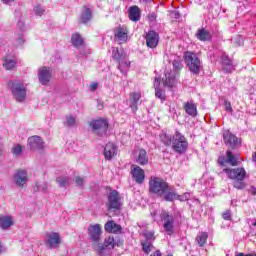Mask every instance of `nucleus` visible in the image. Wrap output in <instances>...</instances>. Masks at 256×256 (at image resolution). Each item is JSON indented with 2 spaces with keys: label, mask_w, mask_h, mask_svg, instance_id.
Wrapping results in <instances>:
<instances>
[{
  "label": "nucleus",
  "mask_w": 256,
  "mask_h": 256,
  "mask_svg": "<svg viewBox=\"0 0 256 256\" xmlns=\"http://www.w3.org/2000/svg\"><path fill=\"white\" fill-rule=\"evenodd\" d=\"M149 193L157 195L163 201L173 202L175 197V188L169 185L165 179L160 177H151L149 179Z\"/></svg>",
  "instance_id": "nucleus-1"
},
{
  "label": "nucleus",
  "mask_w": 256,
  "mask_h": 256,
  "mask_svg": "<svg viewBox=\"0 0 256 256\" xmlns=\"http://www.w3.org/2000/svg\"><path fill=\"white\" fill-rule=\"evenodd\" d=\"M222 173H226L227 177L233 180V187L235 189L243 191L247 187V183H245L247 171H245V168H224Z\"/></svg>",
  "instance_id": "nucleus-2"
},
{
  "label": "nucleus",
  "mask_w": 256,
  "mask_h": 256,
  "mask_svg": "<svg viewBox=\"0 0 256 256\" xmlns=\"http://www.w3.org/2000/svg\"><path fill=\"white\" fill-rule=\"evenodd\" d=\"M88 127L91 133L98 137H107V131H109V120L106 118L92 119L88 122Z\"/></svg>",
  "instance_id": "nucleus-3"
},
{
  "label": "nucleus",
  "mask_w": 256,
  "mask_h": 256,
  "mask_svg": "<svg viewBox=\"0 0 256 256\" xmlns=\"http://www.w3.org/2000/svg\"><path fill=\"white\" fill-rule=\"evenodd\" d=\"M112 59L118 63V69L122 75H127V71L131 67V62L127 58V54L123 49L113 48L112 50Z\"/></svg>",
  "instance_id": "nucleus-4"
},
{
  "label": "nucleus",
  "mask_w": 256,
  "mask_h": 256,
  "mask_svg": "<svg viewBox=\"0 0 256 256\" xmlns=\"http://www.w3.org/2000/svg\"><path fill=\"white\" fill-rule=\"evenodd\" d=\"M8 87L11 91L13 99L17 103H23L27 99V88L25 85L17 80L11 81L8 83Z\"/></svg>",
  "instance_id": "nucleus-5"
},
{
  "label": "nucleus",
  "mask_w": 256,
  "mask_h": 256,
  "mask_svg": "<svg viewBox=\"0 0 256 256\" xmlns=\"http://www.w3.org/2000/svg\"><path fill=\"white\" fill-rule=\"evenodd\" d=\"M184 59L190 73H192V75H195L196 77L199 76V73H201V69H203V66L201 65V60L199 59L197 54L193 52H185Z\"/></svg>",
  "instance_id": "nucleus-6"
},
{
  "label": "nucleus",
  "mask_w": 256,
  "mask_h": 256,
  "mask_svg": "<svg viewBox=\"0 0 256 256\" xmlns=\"http://www.w3.org/2000/svg\"><path fill=\"white\" fill-rule=\"evenodd\" d=\"M188 147L189 142H187V138H185L179 131H176L172 138L173 151L179 153V155H183L184 153H187Z\"/></svg>",
  "instance_id": "nucleus-7"
},
{
  "label": "nucleus",
  "mask_w": 256,
  "mask_h": 256,
  "mask_svg": "<svg viewBox=\"0 0 256 256\" xmlns=\"http://www.w3.org/2000/svg\"><path fill=\"white\" fill-rule=\"evenodd\" d=\"M160 219L163 221V229L167 235H173L175 233V216L167 211H162Z\"/></svg>",
  "instance_id": "nucleus-8"
},
{
  "label": "nucleus",
  "mask_w": 256,
  "mask_h": 256,
  "mask_svg": "<svg viewBox=\"0 0 256 256\" xmlns=\"http://www.w3.org/2000/svg\"><path fill=\"white\" fill-rule=\"evenodd\" d=\"M106 207L108 211H119L121 209V195L117 190H111L107 195Z\"/></svg>",
  "instance_id": "nucleus-9"
},
{
  "label": "nucleus",
  "mask_w": 256,
  "mask_h": 256,
  "mask_svg": "<svg viewBox=\"0 0 256 256\" xmlns=\"http://www.w3.org/2000/svg\"><path fill=\"white\" fill-rule=\"evenodd\" d=\"M113 249H115V238L113 237L106 238L103 244H98L95 247L99 256H111Z\"/></svg>",
  "instance_id": "nucleus-10"
},
{
  "label": "nucleus",
  "mask_w": 256,
  "mask_h": 256,
  "mask_svg": "<svg viewBox=\"0 0 256 256\" xmlns=\"http://www.w3.org/2000/svg\"><path fill=\"white\" fill-rule=\"evenodd\" d=\"M223 141L229 149H239V147H241V141H239V138L230 131L223 133Z\"/></svg>",
  "instance_id": "nucleus-11"
},
{
  "label": "nucleus",
  "mask_w": 256,
  "mask_h": 256,
  "mask_svg": "<svg viewBox=\"0 0 256 256\" xmlns=\"http://www.w3.org/2000/svg\"><path fill=\"white\" fill-rule=\"evenodd\" d=\"M88 238L92 243H99L101 241V225L94 224L88 226Z\"/></svg>",
  "instance_id": "nucleus-12"
},
{
  "label": "nucleus",
  "mask_w": 256,
  "mask_h": 256,
  "mask_svg": "<svg viewBox=\"0 0 256 256\" xmlns=\"http://www.w3.org/2000/svg\"><path fill=\"white\" fill-rule=\"evenodd\" d=\"M27 145L31 151H41L45 149V142L41 136H31L28 138Z\"/></svg>",
  "instance_id": "nucleus-13"
},
{
  "label": "nucleus",
  "mask_w": 256,
  "mask_h": 256,
  "mask_svg": "<svg viewBox=\"0 0 256 256\" xmlns=\"http://www.w3.org/2000/svg\"><path fill=\"white\" fill-rule=\"evenodd\" d=\"M52 75L53 72L51 71V68H47L46 66L40 68L38 70L39 83L44 86L49 85Z\"/></svg>",
  "instance_id": "nucleus-14"
},
{
  "label": "nucleus",
  "mask_w": 256,
  "mask_h": 256,
  "mask_svg": "<svg viewBox=\"0 0 256 256\" xmlns=\"http://www.w3.org/2000/svg\"><path fill=\"white\" fill-rule=\"evenodd\" d=\"M145 40L147 47L155 49L159 45V33L155 30H150L146 33Z\"/></svg>",
  "instance_id": "nucleus-15"
},
{
  "label": "nucleus",
  "mask_w": 256,
  "mask_h": 256,
  "mask_svg": "<svg viewBox=\"0 0 256 256\" xmlns=\"http://www.w3.org/2000/svg\"><path fill=\"white\" fill-rule=\"evenodd\" d=\"M46 246L49 249H57L61 243V236L57 232L47 233L46 234Z\"/></svg>",
  "instance_id": "nucleus-16"
},
{
  "label": "nucleus",
  "mask_w": 256,
  "mask_h": 256,
  "mask_svg": "<svg viewBox=\"0 0 256 256\" xmlns=\"http://www.w3.org/2000/svg\"><path fill=\"white\" fill-rule=\"evenodd\" d=\"M131 173L138 185L143 184V181H145V171L141 167L132 165Z\"/></svg>",
  "instance_id": "nucleus-17"
},
{
  "label": "nucleus",
  "mask_w": 256,
  "mask_h": 256,
  "mask_svg": "<svg viewBox=\"0 0 256 256\" xmlns=\"http://www.w3.org/2000/svg\"><path fill=\"white\" fill-rule=\"evenodd\" d=\"M103 153L106 161H111L117 155V146L109 142L105 145Z\"/></svg>",
  "instance_id": "nucleus-18"
},
{
  "label": "nucleus",
  "mask_w": 256,
  "mask_h": 256,
  "mask_svg": "<svg viewBox=\"0 0 256 256\" xmlns=\"http://www.w3.org/2000/svg\"><path fill=\"white\" fill-rule=\"evenodd\" d=\"M221 60L222 71H224V73H233V71H235L236 65L233 64V60L229 59V56L223 55Z\"/></svg>",
  "instance_id": "nucleus-19"
},
{
  "label": "nucleus",
  "mask_w": 256,
  "mask_h": 256,
  "mask_svg": "<svg viewBox=\"0 0 256 256\" xmlns=\"http://www.w3.org/2000/svg\"><path fill=\"white\" fill-rule=\"evenodd\" d=\"M27 180H28L27 170H18L14 174V181L18 187H23V185H25V183H27Z\"/></svg>",
  "instance_id": "nucleus-20"
},
{
  "label": "nucleus",
  "mask_w": 256,
  "mask_h": 256,
  "mask_svg": "<svg viewBox=\"0 0 256 256\" xmlns=\"http://www.w3.org/2000/svg\"><path fill=\"white\" fill-rule=\"evenodd\" d=\"M104 229L106 231V233H122L123 228L121 227V225L115 223V221L113 220H109L107 221V223L104 225Z\"/></svg>",
  "instance_id": "nucleus-21"
},
{
  "label": "nucleus",
  "mask_w": 256,
  "mask_h": 256,
  "mask_svg": "<svg viewBox=\"0 0 256 256\" xmlns=\"http://www.w3.org/2000/svg\"><path fill=\"white\" fill-rule=\"evenodd\" d=\"M91 19H93V10H91V8L87 6H83V9L80 15V23H82L83 25H87V23H89Z\"/></svg>",
  "instance_id": "nucleus-22"
},
{
  "label": "nucleus",
  "mask_w": 256,
  "mask_h": 256,
  "mask_svg": "<svg viewBox=\"0 0 256 256\" xmlns=\"http://www.w3.org/2000/svg\"><path fill=\"white\" fill-rule=\"evenodd\" d=\"M135 162L138 163V165H147V163H149V156L145 149L138 150L135 156Z\"/></svg>",
  "instance_id": "nucleus-23"
},
{
  "label": "nucleus",
  "mask_w": 256,
  "mask_h": 256,
  "mask_svg": "<svg viewBox=\"0 0 256 256\" xmlns=\"http://www.w3.org/2000/svg\"><path fill=\"white\" fill-rule=\"evenodd\" d=\"M128 17L130 21H134V23H137L141 19V9H139V6H132L128 10Z\"/></svg>",
  "instance_id": "nucleus-24"
},
{
  "label": "nucleus",
  "mask_w": 256,
  "mask_h": 256,
  "mask_svg": "<svg viewBox=\"0 0 256 256\" xmlns=\"http://www.w3.org/2000/svg\"><path fill=\"white\" fill-rule=\"evenodd\" d=\"M141 99V93L140 92H133L130 95V108L132 109L133 113H137V110L139 109L137 103H139V100Z\"/></svg>",
  "instance_id": "nucleus-25"
},
{
  "label": "nucleus",
  "mask_w": 256,
  "mask_h": 256,
  "mask_svg": "<svg viewBox=\"0 0 256 256\" xmlns=\"http://www.w3.org/2000/svg\"><path fill=\"white\" fill-rule=\"evenodd\" d=\"M196 37L199 41H211V32L205 28L198 29Z\"/></svg>",
  "instance_id": "nucleus-26"
},
{
  "label": "nucleus",
  "mask_w": 256,
  "mask_h": 256,
  "mask_svg": "<svg viewBox=\"0 0 256 256\" xmlns=\"http://www.w3.org/2000/svg\"><path fill=\"white\" fill-rule=\"evenodd\" d=\"M161 85V80L159 78L154 79V89H155V95L158 99H161V101H165V93L163 90H161L159 87Z\"/></svg>",
  "instance_id": "nucleus-27"
},
{
  "label": "nucleus",
  "mask_w": 256,
  "mask_h": 256,
  "mask_svg": "<svg viewBox=\"0 0 256 256\" xmlns=\"http://www.w3.org/2000/svg\"><path fill=\"white\" fill-rule=\"evenodd\" d=\"M184 111L190 117H197V106L193 102H186L184 104Z\"/></svg>",
  "instance_id": "nucleus-28"
},
{
  "label": "nucleus",
  "mask_w": 256,
  "mask_h": 256,
  "mask_svg": "<svg viewBox=\"0 0 256 256\" xmlns=\"http://www.w3.org/2000/svg\"><path fill=\"white\" fill-rule=\"evenodd\" d=\"M114 37L121 43H125L127 41V31H125V29H123V28H118L114 32Z\"/></svg>",
  "instance_id": "nucleus-29"
},
{
  "label": "nucleus",
  "mask_w": 256,
  "mask_h": 256,
  "mask_svg": "<svg viewBox=\"0 0 256 256\" xmlns=\"http://www.w3.org/2000/svg\"><path fill=\"white\" fill-rule=\"evenodd\" d=\"M11 225H13V219L11 218V216L0 217V229H9Z\"/></svg>",
  "instance_id": "nucleus-30"
},
{
  "label": "nucleus",
  "mask_w": 256,
  "mask_h": 256,
  "mask_svg": "<svg viewBox=\"0 0 256 256\" xmlns=\"http://www.w3.org/2000/svg\"><path fill=\"white\" fill-rule=\"evenodd\" d=\"M226 163H229L230 165H232V167H237V165H239V161L237 160V157H235V155H233V152L231 150H227L226 151Z\"/></svg>",
  "instance_id": "nucleus-31"
},
{
  "label": "nucleus",
  "mask_w": 256,
  "mask_h": 256,
  "mask_svg": "<svg viewBox=\"0 0 256 256\" xmlns=\"http://www.w3.org/2000/svg\"><path fill=\"white\" fill-rule=\"evenodd\" d=\"M16 65H17V61H15V59L9 56L5 57L3 67H5L7 71H11V69H15Z\"/></svg>",
  "instance_id": "nucleus-32"
},
{
  "label": "nucleus",
  "mask_w": 256,
  "mask_h": 256,
  "mask_svg": "<svg viewBox=\"0 0 256 256\" xmlns=\"http://www.w3.org/2000/svg\"><path fill=\"white\" fill-rule=\"evenodd\" d=\"M160 141L166 147H172V145H173V136L168 135L166 133H163V134L160 135Z\"/></svg>",
  "instance_id": "nucleus-33"
},
{
  "label": "nucleus",
  "mask_w": 256,
  "mask_h": 256,
  "mask_svg": "<svg viewBox=\"0 0 256 256\" xmlns=\"http://www.w3.org/2000/svg\"><path fill=\"white\" fill-rule=\"evenodd\" d=\"M207 239H209V234H207V232H201L196 237V241H197L199 247H205V243H207Z\"/></svg>",
  "instance_id": "nucleus-34"
},
{
  "label": "nucleus",
  "mask_w": 256,
  "mask_h": 256,
  "mask_svg": "<svg viewBox=\"0 0 256 256\" xmlns=\"http://www.w3.org/2000/svg\"><path fill=\"white\" fill-rule=\"evenodd\" d=\"M56 183H58L59 187H67V185L71 183V178L67 176H60L56 178Z\"/></svg>",
  "instance_id": "nucleus-35"
},
{
  "label": "nucleus",
  "mask_w": 256,
  "mask_h": 256,
  "mask_svg": "<svg viewBox=\"0 0 256 256\" xmlns=\"http://www.w3.org/2000/svg\"><path fill=\"white\" fill-rule=\"evenodd\" d=\"M71 43L74 47H81L83 45V38L79 34H73L71 37Z\"/></svg>",
  "instance_id": "nucleus-36"
},
{
  "label": "nucleus",
  "mask_w": 256,
  "mask_h": 256,
  "mask_svg": "<svg viewBox=\"0 0 256 256\" xmlns=\"http://www.w3.org/2000/svg\"><path fill=\"white\" fill-rule=\"evenodd\" d=\"M190 198L191 194L189 192L179 195L177 194V190H175V197L172 198V201H189Z\"/></svg>",
  "instance_id": "nucleus-37"
},
{
  "label": "nucleus",
  "mask_w": 256,
  "mask_h": 256,
  "mask_svg": "<svg viewBox=\"0 0 256 256\" xmlns=\"http://www.w3.org/2000/svg\"><path fill=\"white\" fill-rule=\"evenodd\" d=\"M141 245L142 251L145 253V255H149V253H151V251L154 249L153 242H142Z\"/></svg>",
  "instance_id": "nucleus-38"
},
{
  "label": "nucleus",
  "mask_w": 256,
  "mask_h": 256,
  "mask_svg": "<svg viewBox=\"0 0 256 256\" xmlns=\"http://www.w3.org/2000/svg\"><path fill=\"white\" fill-rule=\"evenodd\" d=\"M143 237H145V241L146 243H153V241H155V232L153 231H145L143 233Z\"/></svg>",
  "instance_id": "nucleus-39"
},
{
  "label": "nucleus",
  "mask_w": 256,
  "mask_h": 256,
  "mask_svg": "<svg viewBox=\"0 0 256 256\" xmlns=\"http://www.w3.org/2000/svg\"><path fill=\"white\" fill-rule=\"evenodd\" d=\"M172 65H173L174 71H181V69H183V63L181 58L179 57L173 60Z\"/></svg>",
  "instance_id": "nucleus-40"
},
{
  "label": "nucleus",
  "mask_w": 256,
  "mask_h": 256,
  "mask_svg": "<svg viewBox=\"0 0 256 256\" xmlns=\"http://www.w3.org/2000/svg\"><path fill=\"white\" fill-rule=\"evenodd\" d=\"M164 85L165 87H173V85H175V76L172 74L166 75Z\"/></svg>",
  "instance_id": "nucleus-41"
},
{
  "label": "nucleus",
  "mask_w": 256,
  "mask_h": 256,
  "mask_svg": "<svg viewBox=\"0 0 256 256\" xmlns=\"http://www.w3.org/2000/svg\"><path fill=\"white\" fill-rule=\"evenodd\" d=\"M12 153L13 155L19 156L21 153H23V148L19 144L14 145L12 148Z\"/></svg>",
  "instance_id": "nucleus-42"
},
{
  "label": "nucleus",
  "mask_w": 256,
  "mask_h": 256,
  "mask_svg": "<svg viewBox=\"0 0 256 256\" xmlns=\"http://www.w3.org/2000/svg\"><path fill=\"white\" fill-rule=\"evenodd\" d=\"M74 182L76 184L77 187H83L84 183H85V178L81 177V176H76L74 178Z\"/></svg>",
  "instance_id": "nucleus-43"
},
{
  "label": "nucleus",
  "mask_w": 256,
  "mask_h": 256,
  "mask_svg": "<svg viewBox=\"0 0 256 256\" xmlns=\"http://www.w3.org/2000/svg\"><path fill=\"white\" fill-rule=\"evenodd\" d=\"M47 189H48L47 183H42V184H36V189H34V191H43L45 193Z\"/></svg>",
  "instance_id": "nucleus-44"
},
{
  "label": "nucleus",
  "mask_w": 256,
  "mask_h": 256,
  "mask_svg": "<svg viewBox=\"0 0 256 256\" xmlns=\"http://www.w3.org/2000/svg\"><path fill=\"white\" fill-rule=\"evenodd\" d=\"M75 122H76L75 117H73V116L66 117V125H67V127L75 126Z\"/></svg>",
  "instance_id": "nucleus-45"
},
{
  "label": "nucleus",
  "mask_w": 256,
  "mask_h": 256,
  "mask_svg": "<svg viewBox=\"0 0 256 256\" xmlns=\"http://www.w3.org/2000/svg\"><path fill=\"white\" fill-rule=\"evenodd\" d=\"M222 218L224 221H231V210H226L222 213Z\"/></svg>",
  "instance_id": "nucleus-46"
},
{
  "label": "nucleus",
  "mask_w": 256,
  "mask_h": 256,
  "mask_svg": "<svg viewBox=\"0 0 256 256\" xmlns=\"http://www.w3.org/2000/svg\"><path fill=\"white\" fill-rule=\"evenodd\" d=\"M34 11L36 13V15H39L41 17V15H43V13H45V9H43V7H41V5H37L34 8Z\"/></svg>",
  "instance_id": "nucleus-47"
},
{
  "label": "nucleus",
  "mask_w": 256,
  "mask_h": 256,
  "mask_svg": "<svg viewBox=\"0 0 256 256\" xmlns=\"http://www.w3.org/2000/svg\"><path fill=\"white\" fill-rule=\"evenodd\" d=\"M224 106H225L226 111H229V112L233 111V108L231 107V102L230 101L224 100Z\"/></svg>",
  "instance_id": "nucleus-48"
},
{
  "label": "nucleus",
  "mask_w": 256,
  "mask_h": 256,
  "mask_svg": "<svg viewBox=\"0 0 256 256\" xmlns=\"http://www.w3.org/2000/svg\"><path fill=\"white\" fill-rule=\"evenodd\" d=\"M226 163H228V162H227V160H225L224 157L218 158V164L221 165V167H225Z\"/></svg>",
  "instance_id": "nucleus-49"
},
{
  "label": "nucleus",
  "mask_w": 256,
  "mask_h": 256,
  "mask_svg": "<svg viewBox=\"0 0 256 256\" xmlns=\"http://www.w3.org/2000/svg\"><path fill=\"white\" fill-rule=\"evenodd\" d=\"M156 19H157V14L151 13L148 15V20L151 21V23H153V21H155Z\"/></svg>",
  "instance_id": "nucleus-50"
},
{
  "label": "nucleus",
  "mask_w": 256,
  "mask_h": 256,
  "mask_svg": "<svg viewBox=\"0 0 256 256\" xmlns=\"http://www.w3.org/2000/svg\"><path fill=\"white\" fill-rule=\"evenodd\" d=\"M172 17L174 19H180L181 18V13H179V11H174V12H172Z\"/></svg>",
  "instance_id": "nucleus-51"
},
{
  "label": "nucleus",
  "mask_w": 256,
  "mask_h": 256,
  "mask_svg": "<svg viewBox=\"0 0 256 256\" xmlns=\"http://www.w3.org/2000/svg\"><path fill=\"white\" fill-rule=\"evenodd\" d=\"M236 43L239 47H241V45H243V38L241 36H237Z\"/></svg>",
  "instance_id": "nucleus-52"
},
{
  "label": "nucleus",
  "mask_w": 256,
  "mask_h": 256,
  "mask_svg": "<svg viewBox=\"0 0 256 256\" xmlns=\"http://www.w3.org/2000/svg\"><path fill=\"white\" fill-rule=\"evenodd\" d=\"M97 87H99V84H98L97 82H93V83L90 85L91 91H96Z\"/></svg>",
  "instance_id": "nucleus-53"
},
{
  "label": "nucleus",
  "mask_w": 256,
  "mask_h": 256,
  "mask_svg": "<svg viewBox=\"0 0 256 256\" xmlns=\"http://www.w3.org/2000/svg\"><path fill=\"white\" fill-rule=\"evenodd\" d=\"M248 193H251V195H256V187L251 186L250 189H248Z\"/></svg>",
  "instance_id": "nucleus-54"
},
{
  "label": "nucleus",
  "mask_w": 256,
  "mask_h": 256,
  "mask_svg": "<svg viewBox=\"0 0 256 256\" xmlns=\"http://www.w3.org/2000/svg\"><path fill=\"white\" fill-rule=\"evenodd\" d=\"M235 256H255L254 254H245L243 252H236Z\"/></svg>",
  "instance_id": "nucleus-55"
},
{
  "label": "nucleus",
  "mask_w": 256,
  "mask_h": 256,
  "mask_svg": "<svg viewBox=\"0 0 256 256\" xmlns=\"http://www.w3.org/2000/svg\"><path fill=\"white\" fill-rule=\"evenodd\" d=\"M25 24H23V22L21 20L18 21L17 26L19 27V29L23 30Z\"/></svg>",
  "instance_id": "nucleus-56"
},
{
  "label": "nucleus",
  "mask_w": 256,
  "mask_h": 256,
  "mask_svg": "<svg viewBox=\"0 0 256 256\" xmlns=\"http://www.w3.org/2000/svg\"><path fill=\"white\" fill-rule=\"evenodd\" d=\"M150 256H162L161 255V251H159V250H156L152 255H150Z\"/></svg>",
  "instance_id": "nucleus-57"
},
{
  "label": "nucleus",
  "mask_w": 256,
  "mask_h": 256,
  "mask_svg": "<svg viewBox=\"0 0 256 256\" xmlns=\"http://www.w3.org/2000/svg\"><path fill=\"white\" fill-rule=\"evenodd\" d=\"M14 0H2V2L5 4V5H9V3H13Z\"/></svg>",
  "instance_id": "nucleus-58"
},
{
  "label": "nucleus",
  "mask_w": 256,
  "mask_h": 256,
  "mask_svg": "<svg viewBox=\"0 0 256 256\" xmlns=\"http://www.w3.org/2000/svg\"><path fill=\"white\" fill-rule=\"evenodd\" d=\"M181 217H182V216H181L180 212H177V214L175 215V218H176V219H181Z\"/></svg>",
  "instance_id": "nucleus-59"
},
{
  "label": "nucleus",
  "mask_w": 256,
  "mask_h": 256,
  "mask_svg": "<svg viewBox=\"0 0 256 256\" xmlns=\"http://www.w3.org/2000/svg\"><path fill=\"white\" fill-rule=\"evenodd\" d=\"M4 251L5 250L3 249V245H0V255H2Z\"/></svg>",
  "instance_id": "nucleus-60"
},
{
  "label": "nucleus",
  "mask_w": 256,
  "mask_h": 256,
  "mask_svg": "<svg viewBox=\"0 0 256 256\" xmlns=\"http://www.w3.org/2000/svg\"><path fill=\"white\" fill-rule=\"evenodd\" d=\"M97 107H98V109L101 110V109H103V104H102V103H98V106H97Z\"/></svg>",
  "instance_id": "nucleus-61"
},
{
  "label": "nucleus",
  "mask_w": 256,
  "mask_h": 256,
  "mask_svg": "<svg viewBox=\"0 0 256 256\" xmlns=\"http://www.w3.org/2000/svg\"><path fill=\"white\" fill-rule=\"evenodd\" d=\"M253 161L256 163V152H255V154L253 155Z\"/></svg>",
  "instance_id": "nucleus-62"
},
{
  "label": "nucleus",
  "mask_w": 256,
  "mask_h": 256,
  "mask_svg": "<svg viewBox=\"0 0 256 256\" xmlns=\"http://www.w3.org/2000/svg\"><path fill=\"white\" fill-rule=\"evenodd\" d=\"M18 42H19V43H24V41H23L22 38L18 39Z\"/></svg>",
  "instance_id": "nucleus-63"
},
{
  "label": "nucleus",
  "mask_w": 256,
  "mask_h": 256,
  "mask_svg": "<svg viewBox=\"0 0 256 256\" xmlns=\"http://www.w3.org/2000/svg\"><path fill=\"white\" fill-rule=\"evenodd\" d=\"M253 227H256V222L253 223Z\"/></svg>",
  "instance_id": "nucleus-64"
}]
</instances>
